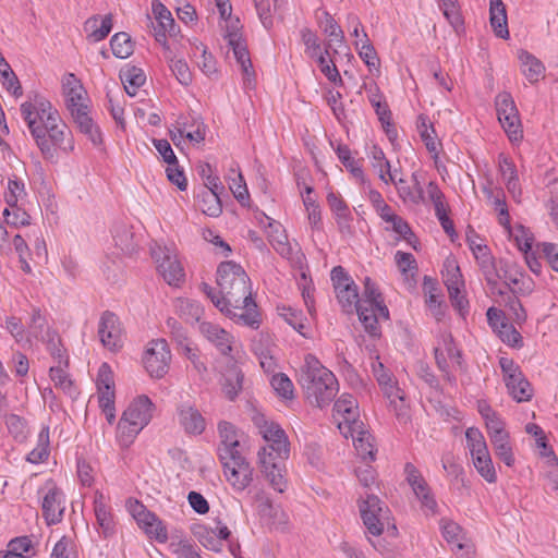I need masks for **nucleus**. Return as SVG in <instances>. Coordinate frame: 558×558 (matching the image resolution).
Listing matches in <instances>:
<instances>
[{
    "mask_svg": "<svg viewBox=\"0 0 558 558\" xmlns=\"http://www.w3.org/2000/svg\"><path fill=\"white\" fill-rule=\"evenodd\" d=\"M219 292L204 284L203 290L213 304L227 317L241 326L257 329L260 314L252 298L251 280L243 267L234 262H223L217 269Z\"/></svg>",
    "mask_w": 558,
    "mask_h": 558,
    "instance_id": "nucleus-1",
    "label": "nucleus"
},
{
    "mask_svg": "<svg viewBox=\"0 0 558 558\" xmlns=\"http://www.w3.org/2000/svg\"><path fill=\"white\" fill-rule=\"evenodd\" d=\"M331 280L338 302L343 311L352 313L353 310H356L359 319L365 330L372 336H377L379 332L378 323L389 318V311L375 283L366 278L363 295L359 299L356 284L341 266L331 270Z\"/></svg>",
    "mask_w": 558,
    "mask_h": 558,
    "instance_id": "nucleus-2",
    "label": "nucleus"
},
{
    "mask_svg": "<svg viewBox=\"0 0 558 558\" xmlns=\"http://www.w3.org/2000/svg\"><path fill=\"white\" fill-rule=\"evenodd\" d=\"M332 416L343 437L352 438L357 456L363 461H374L376 451L374 438L359 418L360 412L356 399L348 393L341 395L335 402Z\"/></svg>",
    "mask_w": 558,
    "mask_h": 558,
    "instance_id": "nucleus-3",
    "label": "nucleus"
},
{
    "mask_svg": "<svg viewBox=\"0 0 558 558\" xmlns=\"http://www.w3.org/2000/svg\"><path fill=\"white\" fill-rule=\"evenodd\" d=\"M299 381L308 401L318 408L329 404L338 391V381L333 373L312 354L304 359Z\"/></svg>",
    "mask_w": 558,
    "mask_h": 558,
    "instance_id": "nucleus-4",
    "label": "nucleus"
},
{
    "mask_svg": "<svg viewBox=\"0 0 558 558\" xmlns=\"http://www.w3.org/2000/svg\"><path fill=\"white\" fill-rule=\"evenodd\" d=\"M220 15L219 27L228 47L232 50L236 63L241 66L244 85L251 86L255 72L252 66L246 41L242 36V24L238 16L232 15L229 0H215Z\"/></svg>",
    "mask_w": 558,
    "mask_h": 558,
    "instance_id": "nucleus-5",
    "label": "nucleus"
},
{
    "mask_svg": "<svg viewBox=\"0 0 558 558\" xmlns=\"http://www.w3.org/2000/svg\"><path fill=\"white\" fill-rule=\"evenodd\" d=\"M155 404L146 395L130 400L117 427V440L121 447H129L154 416Z\"/></svg>",
    "mask_w": 558,
    "mask_h": 558,
    "instance_id": "nucleus-6",
    "label": "nucleus"
},
{
    "mask_svg": "<svg viewBox=\"0 0 558 558\" xmlns=\"http://www.w3.org/2000/svg\"><path fill=\"white\" fill-rule=\"evenodd\" d=\"M21 114L38 148L49 151L44 140V132L47 131V126L50 124L48 119L56 117L57 120L61 117L58 110L46 97L40 94H34L21 105Z\"/></svg>",
    "mask_w": 558,
    "mask_h": 558,
    "instance_id": "nucleus-7",
    "label": "nucleus"
},
{
    "mask_svg": "<svg viewBox=\"0 0 558 558\" xmlns=\"http://www.w3.org/2000/svg\"><path fill=\"white\" fill-rule=\"evenodd\" d=\"M254 421L265 441L258 452H265L269 458H289L290 444L280 425L263 415L256 416Z\"/></svg>",
    "mask_w": 558,
    "mask_h": 558,
    "instance_id": "nucleus-8",
    "label": "nucleus"
},
{
    "mask_svg": "<svg viewBox=\"0 0 558 558\" xmlns=\"http://www.w3.org/2000/svg\"><path fill=\"white\" fill-rule=\"evenodd\" d=\"M199 331L222 355L229 356L235 363H241L244 360L245 352L242 347L230 332L219 325L203 322L199 325Z\"/></svg>",
    "mask_w": 558,
    "mask_h": 558,
    "instance_id": "nucleus-9",
    "label": "nucleus"
},
{
    "mask_svg": "<svg viewBox=\"0 0 558 558\" xmlns=\"http://www.w3.org/2000/svg\"><path fill=\"white\" fill-rule=\"evenodd\" d=\"M171 357L167 341L155 339L146 344L142 355V364L151 378L160 379L168 373Z\"/></svg>",
    "mask_w": 558,
    "mask_h": 558,
    "instance_id": "nucleus-10",
    "label": "nucleus"
},
{
    "mask_svg": "<svg viewBox=\"0 0 558 558\" xmlns=\"http://www.w3.org/2000/svg\"><path fill=\"white\" fill-rule=\"evenodd\" d=\"M359 510L367 532L378 536L390 523V511L375 495H367L359 502Z\"/></svg>",
    "mask_w": 558,
    "mask_h": 558,
    "instance_id": "nucleus-11",
    "label": "nucleus"
},
{
    "mask_svg": "<svg viewBox=\"0 0 558 558\" xmlns=\"http://www.w3.org/2000/svg\"><path fill=\"white\" fill-rule=\"evenodd\" d=\"M50 124L47 131L44 132V140L49 148V151L40 150L46 158L52 159L57 156L58 151L70 154L74 149V138L71 130L60 118L56 117L48 119Z\"/></svg>",
    "mask_w": 558,
    "mask_h": 558,
    "instance_id": "nucleus-12",
    "label": "nucleus"
},
{
    "mask_svg": "<svg viewBox=\"0 0 558 558\" xmlns=\"http://www.w3.org/2000/svg\"><path fill=\"white\" fill-rule=\"evenodd\" d=\"M151 255L157 263L159 275L169 286L180 287L184 282L185 272L173 248L158 245L151 248Z\"/></svg>",
    "mask_w": 558,
    "mask_h": 558,
    "instance_id": "nucleus-13",
    "label": "nucleus"
},
{
    "mask_svg": "<svg viewBox=\"0 0 558 558\" xmlns=\"http://www.w3.org/2000/svg\"><path fill=\"white\" fill-rule=\"evenodd\" d=\"M495 104L498 120L501 123L508 138L513 144L520 143L523 137V131L519 111L511 95L508 93L498 94Z\"/></svg>",
    "mask_w": 558,
    "mask_h": 558,
    "instance_id": "nucleus-14",
    "label": "nucleus"
},
{
    "mask_svg": "<svg viewBox=\"0 0 558 558\" xmlns=\"http://www.w3.org/2000/svg\"><path fill=\"white\" fill-rule=\"evenodd\" d=\"M499 365L509 395L518 402L529 401L533 396V389L520 367L511 359L504 356L500 357Z\"/></svg>",
    "mask_w": 558,
    "mask_h": 558,
    "instance_id": "nucleus-15",
    "label": "nucleus"
},
{
    "mask_svg": "<svg viewBox=\"0 0 558 558\" xmlns=\"http://www.w3.org/2000/svg\"><path fill=\"white\" fill-rule=\"evenodd\" d=\"M98 404L106 420L109 424H112L116 420V407H114V379L113 372L109 364L102 363L99 366L97 378H96Z\"/></svg>",
    "mask_w": 558,
    "mask_h": 558,
    "instance_id": "nucleus-16",
    "label": "nucleus"
},
{
    "mask_svg": "<svg viewBox=\"0 0 558 558\" xmlns=\"http://www.w3.org/2000/svg\"><path fill=\"white\" fill-rule=\"evenodd\" d=\"M441 275L452 305L462 313L468 306V300L464 295V280L456 258L445 259Z\"/></svg>",
    "mask_w": 558,
    "mask_h": 558,
    "instance_id": "nucleus-17",
    "label": "nucleus"
},
{
    "mask_svg": "<svg viewBox=\"0 0 558 558\" xmlns=\"http://www.w3.org/2000/svg\"><path fill=\"white\" fill-rule=\"evenodd\" d=\"M128 508L132 517L137 522L138 526L147 534L149 538H154L159 543L167 542V527L155 513L148 511L145 506L137 500H130L128 502Z\"/></svg>",
    "mask_w": 558,
    "mask_h": 558,
    "instance_id": "nucleus-18",
    "label": "nucleus"
},
{
    "mask_svg": "<svg viewBox=\"0 0 558 558\" xmlns=\"http://www.w3.org/2000/svg\"><path fill=\"white\" fill-rule=\"evenodd\" d=\"M98 338L105 349L110 352H119L124 344L125 335L119 317L111 313L105 312L98 322Z\"/></svg>",
    "mask_w": 558,
    "mask_h": 558,
    "instance_id": "nucleus-19",
    "label": "nucleus"
},
{
    "mask_svg": "<svg viewBox=\"0 0 558 558\" xmlns=\"http://www.w3.org/2000/svg\"><path fill=\"white\" fill-rule=\"evenodd\" d=\"M220 461L223 465L225 476L234 490L243 492L250 487L253 482L254 470L242 454Z\"/></svg>",
    "mask_w": 558,
    "mask_h": 558,
    "instance_id": "nucleus-20",
    "label": "nucleus"
},
{
    "mask_svg": "<svg viewBox=\"0 0 558 558\" xmlns=\"http://www.w3.org/2000/svg\"><path fill=\"white\" fill-rule=\"evenodd\" d=\"M257 456L260 473L270 487L278 493H284L288 489L284 463L288 458H269V454H266L265 452H258Z\"/></svg>",
    "mask_w": 558,
    "mask_h": 558,
    "instance_id": "nucleus-21",
    "label": "nucleus"
},
{
    "mask_svg": "<svg viewBox=\"0 0 558 558\" xmlns=\"http://www.w3.org/2000/svg\"><path fill=\"white\" fill-rule=\"evenodd\" d=\"M43 493L41 508L47 523L49 525L59 523L65 510L63 493L52 484L46 485Z\"/></svg>",
    "mask_w": 558,
    "mask_h": 558,
    "instance_id": "nucleus-22",
    "label": "nucleus"
},
{
    "mask_svg": "<svg viewBox=\"0 0 558 558\" xmlns=\"http://www.w3.org/2000/svg\"><path fill=\"white\" fill-rule=\"evenodd\" d=\"M259 223L266 226V234L274 250L284 258L292 256V246L283 226L275 219L262 215Z\"/></svg>",
    "mask_w": 558,
    "mask_h": 558,
    "instance_id": "nucleus-23",
    "label": "nucleus"
},
{
    "mask_svg": "<svg viewBox=\"0 0 558 558\" xmlns=\"http://www.w3.org/2000/svg\"><path fill=\"white\" fill-rule=\"evenodd\" d=\"M62 92L70 112H74L75 109L87 108L89 100L86 90L73 73L63 76Z\"/></svg>",
    "mask_w": 558,
    "mask_h": 558,
    "instance_id": "nucleus-24",
    "label": "nucleus"
},
{
    "mask_svg": "<svg viewBox=\"0 0 558 558\" xmlns=\"http://www.w3.org/2000/svg\"><path fill=\"white\" fill-rule=\"evenodd\" d=\"M180 426L189 435H201L206 428V421L202 413L191 403H181L178 409Z\"/></svg>",
    "mask_w": 558,
    "mask_h": 558,
    "instance_id": "nucleus-25",
    "label": "nucleus"
},
{
    "mask_svg": "<svg viewBox=\"0 0 558 558\" xmlns=\"http://www.w3.org/2000/svg\"><path fill=\"white\" fill-rule=\"evenodd\" d=\"M220 444L218 447L219 459L242 454L240 451V436L236 428L229 422H221L218 425Z\"/></svg>",
    "mask_w": 558,
    "mask_h": 558,
    "instance_id": "nucleus-26",
    "label": "nucleus"
},
{
    "mask_svg": "<svg viewBox=\"0 0 558 558\" xmlns=\"http://www.w3.org/2000/svg\"><path fill=\"white\" fill-rule=\"evenodd\" d=\"M440 530L444 538L451 546V549L461 557H468L471 553V545L465 542L463 531L459 524L456 522L441 519L440 520Z\"/></svg>",
    "mask_w": 558,
    "mask_h": 558,
    "instance_id": "nucleus-27",
    "label": "nucleus"
},
{
    "mask_svg": "<svg viewBox=\"0 0 558 558\" xmlns=\"http://www.w3.org/2000/svg\"><path fill=\"white\" fill-rule=\"evenodd\" d=\"M498 165L501 179L508 193L515 202H520L522 189L514 162L509 157L501 154L498 158Z\"/></svg>",
    "mask_w": 558,
    "mask_h": 558,
    "instance_id": "nucleus-28",
    "label": "nucleus"
},
{
    "mask_svg": "<svg viewBox=\"0 0 558 558\" xmlns=\"http://www.w3.org/2000/svg\"><path fill=\"white\" fill-rule=\"evenodd\" d=\"M151 11L158 23V28L155 29L156 40L161 45L166 46V35L175 34V22L172 17L171 12L159 0H153Z\"/></svg>",
    "mask_w": 558,
    "mask_h": 558,
    "instance_id": "nucleus-29",
    "label": "nucleus"
},
{
    "mask_svg": "<svg viewBox=\"0 0 558 558\" xmlns=\"http://www.w3.org/2000/svg\"><path fill=\"white\" fill-rule=\"evenodd\" d=\"M252 349L259 361L260 367L267 374H272L277 368L275 347L266 335H259L252 344Z\"/></svg>",
    "mask_w": 558,
    "mask_h": 558,
    "instance_id": "nucleus-30",
    "label": "nucleus"
},
{
    "mask_svg": "<svg viewBox=\"0 0 558 558\" xmlns=\"http://www.w3.org/2000/svg\"><path fill=\"white\" fill-rule=\"evenodd\" d=\"M385 398L389 402L390 410L395 413L400 422H407L409 420V407L405 401V393L400 388L398 381L389 384L381 389Z\"/></svg>",
    "mask_w": 558,
    "mask_h": 558,
    "instance_id": "nucleus-31",
    "label": "nucleus"
},
{
    "mask_svg": "<svg viewBox=\"0 0 558 558\" xmlns=\"http://www.w3.org/2000/svg\"><path fill=\"white\" fill-rule=\"evenodd\" d=\"M478 267L481 268L486 281L490 286H496L501 275L498 271L497 263L492 255L487 244L477 247L472 252Z\"/></svg>",
    "mask_w": 558,
    "mask_h": 558,
    "instance_id": "nucleus-32",
    "label": "nucleus"
},
{
    "mask_svg": "<svg viewBox=\"0 0 558 558\" xmlns=\"http://www.w3.org/2000/svg\"><path fill=\"white\" fill-rule=\"evenodd\" d=\"M435 357L441 368H445L448 362L459 364L460 354L450 333L442 332L438 337L435 345Z\"/></svg>",
    "mask_w": 558,
    "mask_h": 558,
    "instance_id": "nucleus-33",
    "label": "nucleus"
},
{
    "mask_svg": "<svg viewBox=\"0 0 558 558\" xmlns=\"http://www.w3.org/2000/svg\"><path fill=\"white\" fill-rule=\"evenodd\" d=\"M49 350L51 351V354L59 360V365L51 366L49 369L50 378L54 383L56 387L72 396L74 392L72 380L70 379L64 368L61 366V363L64 359L63 351L53 341H51L49 344Z\"/></svg>",
    "mask_w": 558,
    "mask_h": 558,
    "instance_id": "nucleus-34",
    "label": "nucleus"
},
{
    "mask_svg": "<svg viewBox=\"0 0 558 558\" xmlns=\"http://www.w3.org/2000/svg\"><path fill=\"white\" fill-rule=\"evenodd\" d=\"M94 511L98 526L107 537L113 533L114 520L110 507L102 493L96 492L94 499Z\"/></svg>",
    "mask_w": 558,
    "mask_h": 558,
    "instance_id": "nucleus-35",
    "label": "nucleus"
},
{
    "mask_svg": "<svg viewBox=\"0 0 558 558\" xmlns=\"http://www.w3.org/2000/svg\"><path fill=\"white\" fill-rule=\"evenodd\" d=\"M327 204L333 214L339 228L341 230L349 229L352 221V214L342 196L339 193L330 191L327 194Z\"/></svg>",
    "mask_w": 558,
    "mask_h": 558,
    "instance_id": "nucleus-36",
    "label": "nucleus"
},
{
    "mask_svg": "<svg viewBox=\"0 0 558 558\" xmlns=\"http://www.w3.org/2000/svg\"><path fill=\"white\" fill-rule=\"evenodd\" d=\"M489 22L497 37L502 39L509 37L506 7L501 0H490Z\"/></svg>",
    "mask_w": 558,
    "mask_h": 558,
    "instance_id": "nucleus-37",
    "label": "nucleus"
},
{
    "mask_svg": "<svg viewBox=\"0 0 558 558\" xmlns=\"http://www.w3.org/2000/svg\"><path fill=\"white\" fill-rule=\"evenodd\" d=\"M368 157L373 169L384 183L389 184L390 181H395V170H391L390 162L380 147L373 145L369 148Z\"/></svg>",
    "mask_w": 558,
    "mask_h": 558,
    "instance_id": "nucleus-38",
    "label": "nucleus"
},
{
    "mask_svg": "<svg viewBox=\"0 0 558 558\" xmlns=\"http://www.w3.org/2000/svg\"><path fill=\"white\" fill-rule=\"evenodd\" d=\"M353 45L369 72L379 74V58L365 31H362V38L354 40Z\"/></svg>",
    "mask_w": 558,
    "mask_h": 558,
    "instance_id": "nucleus-39",
    "label": "nucleus"
},
{
    "mask_svg": "<svg viewBox=\"0 0 558 558\" xmlns=\"http://www.w3.org/2000/svg\"><path fill=\"white\" fill-rule=\"evenodd\" d=\"M120 78L123 84L124 90L131 97L136 96L138 89L146 82V75L144 71L134 65H125L120 71Z\"/></svg>",
    "mask_w": 558,
    "mask_h": 558,
    "instance_id": "nucleus-40",
    "label": "nucleus"
},
{
    "mask_svg": "<svg viewBox=\"0 0 558 558\" xmlns=\"http://www.w3.org/2000/svg\"><path fill=\"white\" fill-rule=\"evenodd\" d=\"M75 123L77 124L80 131L87 136V138L93 142V144L97 145L101 142V135L98 126L94 123L93 119L89 117L88 107L82 109H75L74 112H71Z\"/></svg>",
    "mask_w": 558,
    "mask_h": 558,
    "instance_id": "nucleus-41",
    "label": "nucleus"
},
{
    "mask_svg": "<svg viewBox=\"0 0 558 558\" xmlns=\"http://www.w3.org/2000/svg\"><path fill=\"white\" fill-rule=\"evenodd\" d=\"M423 292L425 296V303L432 315L436 319H440V317L444 315V311L441 307V298L437 282L430 277L425 276L423 280Z\"/></svg>",
    "mask_w": 558,
    "mask_h": 558,
    "instance_id": "nucleus-42",
    "label": "nucleus"
},
{
    "mask_svg": "<svg viewBox=\"0 0 558 558\" xmlns=\"http://www.w3.org/2000/svg\"><path fill=\"white\" fill-rule=\"evenodd\" d=\"M489 440L495 456L508 468H512L515 464V456L510 434L506 433Z\"/></svg>",
    "mask_w": 558,
    "mask_h": 558,
    "instance_id": "nucleus-43",
    "label": "nucleus"
},
{
    "mask_svg": "<svg viewBox=\"0 0 558 558\" xmlns=\"http://www.w3.org/2000/svg\"><path fill=\"white\" fill-rule=\"evenodd\" d=\"M236 364L226 371L221 384L225 396L230 400H234L243 388L244 376Z\"/></svg>",
    "mask_w": 558,
    "mask_h": 558,
    "instance_id": "nucleus-44",
    "label": "nucleus"
},
{
    "mask_svg": "<svg viewBox=\"0 0 558 558\" xmlns=\"http://www.w3.org/2000/svg\"><path fill=\"white\" fill-rule=\"evenodd\" d=\"M112 29V16H93L85 22V31L94 41L105 39Z\"/></svg>",
    "mask_w": 558,
    "mask_h": 558,
    "instance_id": "nucleus-45",
    "label": "nucleus"
},
{
    "mask_svg": "<svg viewBox=\"0 0 558 558\" xmlns=\"http://www.w3.org/2000/svg\"><path fill=\"white\" fill-rule=\"evenodd\" d=\"M196 205L203 214L209 217H218L222 213L221 202L216 192L201 190L196 194Z\"/></svg>",
    "mask_w": 558,
    "mask_h": 558,
    "instance_id": "nucleus-46",
    "label": "nucleus"
},
{
    "mask_svg": "<svg viewBox=\"0 0 558 558\" xmlns=\"http://www.w3.org/2000/svg\"><path fill=\"white\" fill-rule=\"evenodd\" d=\"M324 17L325 20L320 21V26L324 33L329 37L326 48L330 49L335 46L333 52L337 53V48L345 47L344 34L329 13L325 12Z\"/></svg>",
    "mask_w": 558,
    "mask_h": 558,
    "instance_id": "nucleus-47",
    "label": "nucleus"
},
{
    "mask_svg": "<svg viewBox=\"0 0 558 558\" xmlns=\"http://www.w3.org/2000/svg\"><path fill=\"white\" fill-rule=\"evenodd\" d=\"M519 60L521 63V70L529 82H537L544 73L543 63L527 51H520Z\"/></svg>",
    "mask_w": 558,
    "mask_h": 558,
    "instance_id": "nucleus-48",
    "label": "nucleus"
},
{
    "mask_svg": "<svg viewBox=\"0 0 558 558\" xmlns=\"http://www.w3.org/2000/svg\"><path fill=\"white\" fill-rule=\"evenodd\" d=\"M477 473L489 484L497 482V472L493 463L489 450L471 457Z\"/></svg>",
    "mask_w": 558,
    "mask_h": 558,
    "instance_id": "nucleus-49",
    "label": "nucleus"
},
{
    "mask_svg": "<svg viewBox=\"0 0 558 558\" xmlns=\"http://www.w3.org/2000/svg\"><path fill=\"white\" fill-rule=\"evenodd\" d=\"M484 193L489 201L490 205L494 207L495 211L498 213V222L502 227H509L510 215L508 211V206L506 203V198L504 192L498 190L496 193L489 189L485 187Z\"/></svg>",
    "mask_w": 558,
    "mask_h": 558,
    "instance_id": "nucleus-50",
    "label": "nucleus"
},
{
    "mask_svg": "<svg viewBox=\"0 0 558 558\" xmlns=\"http://www.w3.org/2000/svg\"><path fill=\"white\" fill-rule=\"evenodd\" d=\"M417 130L422 141L424 142L426 149L437 157L439 151V141L436 136L435 129L428 123V120L424 116H420L417 121Z\"/></svg>",
    "mask_w": 558,
    "mask_h": 558,
    "instance_id": "nucleus-51",
    "label": "nucleus"
},
{
    "mask_svg": "<svg viewBox=\"0 0 558 558\" xmlns=\"http://www.w3.org/2000/svg\"><path fill=\"white\" fill-rule=\"evenodd\" d=\"M508 235L514 241L517 247L522 253L526 254L531 251L533 244V234L522 225L511 227H504Z\"/></svg>",
    "mask_w": 558,
    "mask_h": 558,
    "instance_id": "nucleus-52",
    "label": "nucleus"
},
{
    "mask_svg": "<svg viewBox=\"0 0 558 558\" xmlns=\"http://www.w3.org/2000/svg\"><path fill=\"white\" fill-rule=\"evenodd\" d=\"M174 308L175 312L187 322L198 320L203 313V308L198 302L186 298H178L174 301Z\"/></svg>",
    "mask_w": 558,
    "mask_h": 558,
    "instance_id": "nucleus-53",
    "label": "nucleus"
},
{
    "mask_svg": "<svg viewBox=\"0 0 558 558\" xmlns=\"http://www.w3.org/2000/svg\"><path fill=\"white\" fill-rule=\"evenodd\" d=\"M49 456V427L44 426L38 434L37 446L27 454V461L38 464Z\"/></svg>",
    "mask_w": 558,
    "mask_h": 558,
    "instance_id": "nucleus-54",
    "label": "nucleus"
},
{
    "mask_svg": "<svg viewBox=\"0 0 558 558\" xmlns=\"http://www.w3.org/2000/svg\"><path fill=\"white\" fill-rule=\"evenodd\" d=\"M316 61L322 73L335 85H342V78L340 73L336 66L335 61L330 57V52L328 48L324 49V52L317 56Z\"/></svg>",
    "mask_w": 558,
    "mask_h": 558,
    "instance_id": "nucleus-55",
    "label": "nucleus"
},
{
    "mask_svg": "<svg viewBox=\"0 0 558 558\" xmlns=\"http://www.w3.org/2000/svg\"><path fill=\"white\" fill-rule=\"evenodd\" d=\"M27 196L25 184L16 177L8 180L7 191L4 193V201L10 207H16L19 203L23 202Z\"/></svg>",
    "mask_w": 558,
    "mask_h": 558,
    "instance_id": "nucleus-56",
    "label": "nucleus"
},
{
    "mask_svg": "<svg viewBox=\"0 0 558 558\" xmlns=\"http://www.w3.org/2000/svg\"><path fill=\"white\" fill-rule=\"evenodd\" d=\"M194 54L196 51L201 52L199 59L196 60V64L199 70L208 77H214L218 73L217 62L214 56L207 51V48L202 43H194Z\"/></svg>",
    "mask_w": 558,
    "mask_h": 558,
    "instance_id": "nucleus-57",
    "label": "nucleus"
},
{
    "mask_svg": "<svg viewBox=\"0 0 558 558\" xmlns=\"http://www.w3.org/2000/svg\"><path fill=\"white\" fill-rule=\"evenodd\" d=\"M405 480L410 487L412 488L415 497H420L423 494H426L430 489L425 478L422 476L421 472L411 463H407L404 468Z\"/></svg>",
    "mask_w": 558,
    "mask_h": 558,
    "instance_id": "nucleus-58",
    "label": "nucleus"
},
{
    "mask_svg": "<svg viewBox=\"0 0 558 558\" xmlns=\"http://www.w3.org/2000/svg\"><path fill=\"white\" fill-rule=\"evenodd\" d=\"M439 10L448 23L456 29L462 26L463 20L458 0H436Z\"/></svg>",
    "mask_w": 558,
    "mask_h": 558,
    "instance_id": "nucleus-59",
    "label": "nucleus"
},
{
    "mask_svg": "<svg viewBox=\"0 0 558 558\" xmlns=\"http://www.w3.org/2000/svg\"><path fill=\"white\" fill-rule=\"evenodd\" d=\"M110 46L112 53L120 59H126L133 53L131 36L124 32L117 33L111 37Z\"/></svg>",
    "mask_w": 558,
    "mask_h": 558,
    "instance_id": "nucleus-60",
    "label": "nucleus"
},
{
    "mask_svg": "<svg viewBox=\"0 0 558 558\" xmlns=\"http://www.w3.org/2000/svg\"><path fill=\"white\" fill-rule=\"evenodd\" d=\"M389 225L391 230L399 235V239L404 240L407 244L410 245L413 250H420V241L414 235L405 220H403L400 216H397Z\"/></svg>",
    "mask_w": 558,
    "mask_h": 558,
    "instance_id": "nucleus-61",
    "label": "nucleus"
},
{
    "mask_svg": "<svg viewBox=\"0 0 558 558\" xmlns=\"http://www.w3.org/2000/svg\"><path fill=\"white\" fill-rule=\"evenodd\" d=\"M396 265L405 280L413 279L417 271V264L411 253L397 251L395 254Z\"/></svg>",
    "mask_w": 558,
    "mask_h": 558,
    "instance_id": "nucleus-62",
    "label": "nucleus"
},
{
    "mask_svg": "<svg viewBox=\"0 0 558 558\" xmlns=\"http://www.w3.org/2000/svg\"><path fill=\"white\" fill-rule=\"evenodd\" d=\"M252 504L262 518H270L274 513V506L267 495L256 487L248 490Z\"/></svg>",
    "mask_w": 558,
    "mask_h": 558,
    "instance_id": "nucleus-63",
    "label": "nucleus"
},
{
    "mask_svg": "<svg viewBox=\"0 0 558 558\" xmlns=\"http://www.w3.org/2000/svg\"><path fill=\"white\" fill-rule=\"evenodd\" d=\"M4 554L10 558H26L33 554L32 541L27 536L14 538Z\"/></svg>",
    "mask_w": 558,
    "mask_h": 558,
    "instance_id": "nucleus-64",
    "label": "nucleus"
}]
</instances>
